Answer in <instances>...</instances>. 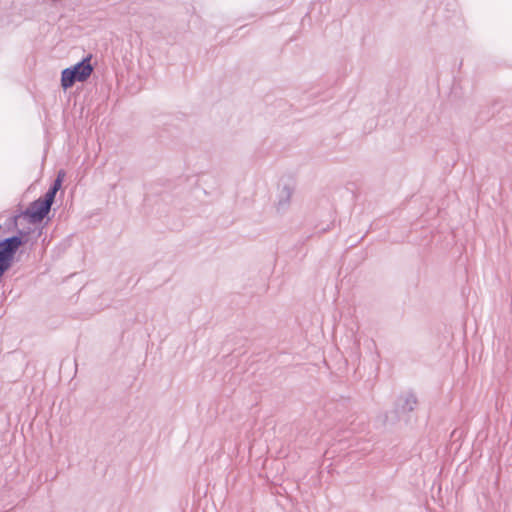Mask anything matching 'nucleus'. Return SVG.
Instances as JSON below:
<instances>
[{
	"label": "nucleus",
	"mask_w": 512,
	"mask_h": 512,
	"mask_svg": "<svg viewBox=\"0 0 512 512\" xmlns=\"http://www.w3.org/2000/svg\"><path fill=\"white\" fill-rule=\"evenodd\" d=\"M92 71L93 67L90 64V57H87L82 62L62 71L61 85L64 89H68L72 87L76 81L83 82L87 80Z\"/></svg>",
	"instance_id": "nucleus-1"
},
{
	"label": "nucleus",
	"mask_w": 512,
	"mask_h": 512,
	"mask_svg": "<svg viewBox=\"0 0 512 512\" xmlns=\"http://www.w3.org/2000/svg\"><path fill=\"white\" fill-rule=\"evenodd\" d=\"M20 245L21 240L18 237H11L0 242V277L10 268Z\"/></svg>",
	"instance_id": "nucleus-2"
},
{
	"label": "nucleus",
	"mask_w": 512,
	"mask_h": 512,
	"mask_svg": "<svg viewBox=\"0 0 512 512\" xmlns=\"http://www.w3.org/2000/svg\"><path fill=\"white\" fill-rule=\"evenodd\" d=\"M53 201L51 195L46 194L44 199L36 200L28 210L30 218L34 221L42 220L49 213Z\"/></svg>",
	"instance_id": "nucleus-3"
},
{
	"label": "nucleus",
	"mask_w": 512,
	"mask_h": 512,
	"mask_svg": "<svg viewBox=\"0 0 512 512\" xmlns=\"http://www.w3.org/2000/svg\"><path fill=\"white\" fill-rule=\"evenodd\" d=\"M65 176V173L63 171H60L58 173V176L54 182V185L53 187L46 193V195H51V198L54 200L55 198V195L57 193V191L60 189L61 185H62V181H63V178Z\"/></svg>",
	"instance_id": "nucleus-4"
}]
</instances>
